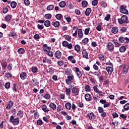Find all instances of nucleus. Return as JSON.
Wrapping results in <instances>:
<instances>
[{
	"instance_id": "nucleus-36",
	"label": "nucleus",
	"mask_w": 129,
	"mask_h": 129,
	"mask_svg": "<svg viewBox=\"0 0 129 129\" xmlns=\"http://www.w3.org/2000/svg\"><path fill=\"white\" fill-rule=\"evenodd\" d=\"M65 106L67 109L70 110L71 109V106H72V105H71V103L68 102L65 104Z\"/></svg>"
},
{
	"instance_id": "nucleus-58",
	"label": "nucleus",
	"mask_w": 129,
	"mask_h": 129,
	"mask_svg": "<svg viewBox=\"0 0 129 129\" xmlns=\"http://www.w3.org/2000/svg\"><path fill=\"white\" fill-rule=\"evenodd\" d=\"M36 123L37 125H41V124H43V121H42L41 119H39L37 120Z\"/></svg>"
},
{
	"instance_id": "nucleus-41",
	"label": "nucleus",
	"mask_w": 129,
	"mask_h": 129,
	"mask_svg": "<svg viewBox=\"0 0 129 129\" xmlns=\"http://www.w3.org/2000/svg\"><path fill=\"white\" fill-rule=\"evenodd\" d=\"M62 18H63V16H62L61 14H57L55 15V18L57 20H60Z\"/></svg>"
},
{
	"instance_id": "nucleus-35",
	"label": "nucleus",
	"mask_w": 129,
	"mask_h": 129,
	"mask_svg": "<svg viewBox=\"0 0 129 129\" xmlns=\"http://www.w3.org/2000/svg\"><path fill=\"white\" fill-rule=\"evenodd\" d=\"M82 42L83 45H87L88 42H89V39L88 38H85L84 39H83Z\"/></svg>"
},
{
	"instance_id": "nucleus-18",
	"label": "nucleus",
	"mask_w": 129,
	"mask_h": 129,
	"mask_svg": "<svg viewBox=\"0 0 129 129\" xmlns=\"http://www.w3.org/2000/svg\"><path fill=\"white\" fill-rule=\"evenodd\" d=\"M41 109L44 112H48V111H50V110L47 107V105L43 104L41 105Z\"/></svg>"
},
{
	"instance_id": "nucleus-62",
	"label": "nucleus",
	"mask_w": 129,
	"mask_h": 129,
	"mask_svg": "<svg viewBox=\"0 0 129 129\" xmlns=\"http://www.w3.org/2000/svg\"><path fill=\"white\" fill-rule=\"evenodd\" d=\"M89 32H90V28H86L85 29V35H88V34H89Z\"/></svg>"
},
{
	"instance_id": "nucleus-2",
	"label": "nucleus",
	"mask_w": 129,
	"mask_h": 129,
	"mask_svg": "<svg viewBox=\"0 0 129 129\" xmlns=\"http://www.w3.org/2000/svg\"><path fill=\"white\" fill-rule=\"evenodd\" d=\"M80 91V89L77 87L75 86L74 87L71 91V93L72 94V96H75V97H76L78 95H79V92Z\"/></svg>"
},
{
	"instance_id": "nucleus-5",
	"label": "nucleus",
	"mask_w": 129,
	"mask_h": 129,
	"mask_svg": "<svg viewBox=\"0 0 129 129\" xmlns=\"http://www.w3.org/2000/svg\"><path fill=\"white\" fill-rule=\"evenodd\" d=\"M74 69L77 74V76H78L79 78H81V77H82L83 74L82 72L80 71V69L77 67H75Z\"/></svg>"
},
{
	"instance_id": "nucleus-49",
	"label": "nucleus",
	"mask_w": 129,
	"mask_h": 129,
	"mask_svg": "<svg viewBox=\"0 0 129 129\" xmlns=\"http://www.w3.org/2000/svg\"><path fill=\"white\" fill-rule=\"evenodd\" d=\"M126 27H122L121 28L120 30V32L121 33H125L126 32Z\"/></svg>"
},
{
	"instance_id": "nucleus-34",
	"label": "nucleus",
	"mask_w": 129,
	"mask_h": 129,
	"mask_svg": "<svg viewBox=\"0 0 129 129\" xmlns=\"http://www.w3.org/2000/svg\"><path fill=\"white\" fill-rule=\"evenodd\" d=\"M44 18L46 20H50L52 18V14H46L44 15Z\"/></svg>"
},
{
	"instance_id": "nucleus-12",
	"label": "nucleus",
	"mask_w": 129,
	"mask_h": 129,
	"mask_svg": "<svg viewBox=\"0 0 129 129\" xmlns=\"http://www.w3.org/2000/svg\"><path fill=\"white\" fill-rule=\"evenodd\" d=\"M78 38L80 39L83 38V31L81 29H78Z\"/></svg>"
},
{
	"instance_id": "nucleus-28",
	"label": "nucleus",
	"mask_w": 129,
	"mask_h": 129,
	"mask_svg": "<svg viewBox=\"0 0 129 129\" xmlns=\"http://www.w3.org/2000/svg\"><path fill=\"white\" fill-rule=\"evenodd\" d=\"M44 25L45 27L48 28L50 27V26H51V22H50L49 20H46L45 21H44Z\"/></svg>"
},
{
	"instance_id": "nucleus-48",
	"label": "nucleus",
	"mask_w": 129,
	"mask_h": 129,
	"mask_svg": "<svg viewBox=\"0 0 129 129\" xmlns=\"http://www.w3.org/2000/svg\"><path fill=\"white\" fill-rule=\"evenodd\" d=\"M31 71L33 72V73H36L38 71V68L35 67H33L31 68Z\"/></svg>"
},
{
	"instance_id": "nucleus-24",
	"label": "nucleus",
	"mask_w": 129,
	"mask_h": 129,
	"mask_svg": "<svg viewBox=\"0 0 129 129\" xmlns=\"http://www.w3.org/2000/svg\"><path fill=\"white\" fill-rule=\"evenodd\" d=\"M52 26H54L55 28H58L60 26V22L59 21H55L52 22Z\"/></svg>"
},
{
	"instance_id": "nucleus-46",
	"label": "nucleus",
	"mask_w": 129,
	"mask_h": 129,
	"mask_svg": "<svg viewBox=\"0 0 129 129\" xmlns=\"http://www.w3.org/2000/svg\"><path fill=\"white\" fill-rule=\"evenodd\" d=\"M88 5V2H87L86 1H84L82 2V6L83 7V8L87 7Z\"/></svg>"
},
{
	"instance_id": "nucleus-38",
	"label": "nucleus",
	"mask_w": 129,
	"mask_h": 129,
	"mask_svg": "<svg viewBox=\"0 0 129 129\" xmlns=\"http://www.w3.org/2000/svg\"><path fill=\"white\" fill-rule=\"evenodd\" d=\"M74 48L75 51H77V52H80V49H81V47H80V45H79V44H76Z\"/></svg>"
},
{
	"instance_id": "nucleus-9",
	"label": "nucleus",
	"mask_w": 129,
	"mask_h": 129,
	"mask_svg": "<svg viewBox=\"0 0 129 129\" xmlns=\"http://www.w3.org/2000/svg\"><path fill=\"white\" fill-rule=\"evenodd\" d=\"M54 57L56 59H61L62 58V52L60 50H57L54 53Z\"/></svg>"
},
{
	"instance_id": "nucleus-10",
	"label": "nucleus",
	"mask_w": 129,
	"mask_h": 129,
	"mask_svg": "<svg viewBox=\"0 0 129 129\" xmlns=\"http://www.w3.org/2000/svg\"><path fill=\"white\" fill-rule=\"evenodd\" d=\"M42 50L43 52H46L47 53L48 51H51V46H48L47 44H44L42 46Z\"/></svg>"
},
{
	"instance_id": "nucleus-50",
	"label": "nucleus",
	"mask_w": 129,
	"mask_h": 129,
	"mask_svg": "<svg viewBox=\"0 0 129 129\" xmlns=\"http://www.w3.org/2000/svg\"><path fill=\"white\" fill-rule=\"evenodd\" d=\"M12 89H13V91H14L15 92H17V84L16 83L13 84Z\"/></svg>"
},
{
	"instance_id": "nucleus-22",
	"label": "nucleus",
	"mask_w": 129,
	"mask_h": 129,
	"mask_svg": "<svg viewBox=\"0 0 129 129\" xmlns=\"http://www.w3.org/2000/svg\"><path fill=\"white\" fill-rule=\"evenodd\" d=\"M20 76L21 79H22V80H25V79L27 78V73L23 72L20 74Z\"/></svg>"
},
{
	"instance_id": "nucleus-26",
	"label": "nucleus",
	"mask_w": 129,
	"mask_h": 129,
	"mask_svg": "<svg viewBox=\"0 0 129 129\" xmlns=\"http://www.w3.org/2000/svg\"><path fill=\"white\" fill-rule=\"evenodd\" d=\"M97 93L98 94V96H97L98 97H103L104 95H105V93L100 90Z\"/></svg>"
},
{
	"instance_id": "nucleus-17",
	"label": "nucleus",
	"mask_w": 129,
	"mask_h": 129,
	"mask_svg": "<svg viewBox=\"0 0 129 129\" xmlns=\"http://www.w3.org/2000/svg\"><path fill=\"white\" fill-rule=\"evenodd\" d=\"M65 74H66L68 76H70L72 75V70H71V69L68 68L64 72Z\"/></svg>"
},
{
	"instance_id": "nucleus-11",
	"label": "nucleus",
	"mask_w": 129,
	"mask_h": 129,
	"mask_svg": "<svg viewBox=\"0 0 129 129\" xmlns=\"http://www.w3.org/2000/svg\"><path fill=\"white\" fill-rule=\"evenodd\" d=\"M83 58L85 59H89V56H88V52L86 51V49H83L82 51Z\"/></svg>"
},
{
	"instance_id": "nucleus-57",
	"label": "nucleus",
	"mask_w": 129,
	"mask_h": 129,
	"mask_svg": "<svg viewBox=\"0 0 129 129\" xmlns=\"http://www.w3.org/2000/svg\"><path fill=\"white\" fill-rule=\"evenodd\" d=\"M109 106H110V103L108 102H106L103 105V107L104 108H106V107H109Z\"/></svg>"
},
{
	"instance_id": "nucleus-51",
	"label": "nucleus",
	"mask_w": 129,
	"mask_h": 129,
	"mask_svg": "<svg viewBox=\"0 0 129 129\" xmlns=\"http://www.w3.org/2000/svg\"><path fill=\"white\" fill-rule=\"evenodd\" d=\"M113 43L115 45L116 47H120L121 44L116 42L115 40H113Z\"/></svg>"
},
{
	"instance_id": "nucleus-44",
	"label": "nucleus",
	"mask_w": 129,
	"mask_h": 129,
	"mask_svg": "<svg viewBox=\"0 0 129 129\" xmlns=\"http://www.w3.org/2000/svg\"><path fill=\"white\" fill-rule=\"evenodd\" d=\"M98 57L100 61H104V55L100 54H99Z\"/></svg>"
},
{
	"instance_id": "nucleus-47",
	"label": "nucleus",
	"mask_w": 129,
	"mask_h": 129,
	"mask_svg": "<svg viewBox=\"0 0 129 129\" xmlns=\"http://www.w3.org/2000/svg\"><path fill=\"white\" fill-rule=\"evenodd\" d=\"M17 115H19L20 117H22L24 116V112L22 110L19 111L17 113Z\"/></svg>"
},
{
	"instance_id": "nucleus-27",
	"label": "nucleus",
	"mask_w": 129,
	"mask_h": 129,
	"mask_svg": "<svg viewBox=\"0 0 129 129\" xmlns=\"http://www.w3.org/2000/svg\"><path fill=\"white\" fill-rule=\"evenodd\" d=\"M31 81L32 84H33V85H34L35 86H36V85H38V79L33 78L31 80Z\"/></svg>"
},
{
	"instance_id": "nucleus-40",
	"label": "nucleus",
	"mask_w": 129,
	"mask_h": 129,
	"mask_svg": "<svg viewBox=\"0 0 129 129\" xmlns=\"http://www.w3.org/2000/svg\"><path fill=\"white\" fill-rule=\"evenodd\" d=\"M46 54L49 57H53V56H54V52L51 50H48V51L46 52Z\"/></svg>"
},
{
	"instance_id": "nucleus-32",
	"label": "nucleus",
	"mask_w": 129,
	"mask_h": 129,
	"mask_svg": "<svg viewBox=\"0 0 129 129\" xmlns=\"http://www.w3.org/2000/svg\"><path fill=\"white\" fill-rule=\"evenodd\" d=\"M118 41H119V43H124V42L125 41V37H124L123 36H120L118 38Z\"/></svg>"
},
{
	"instance_id": "nucleus-55",
	"label": "nucleus",
	"mask_w": 129,
	"mask_h": 129,
	"mask_svg": "<svg viewBox=\"0 0 129 129\" xmlns=\"http://www.w3.org/2000/svg\"><path fill=\"white\" fill-rule=\"evenodd\" d=\"M57 65H58V66H63V65L64 64V61H63V60H58L57 62Z\"/></svg>"
},
{
	"instance_id": "nucleus-45",
	"label": "nucleus",
	"mask_w": 129,
	"mask_h": 129,
	"mask_svg": "<svg viewBox=\"0 0 129 129\" xmlns=\"http://www.w3.org/2000/svg\"><path fill=\"white\" fill-rule=\"evenodd\" d=\"M85 89L86 91H87L88 92H89L90 90H91V88H90V86L87 85L85 86Z\"/></svg>"
},
{
	"instance_id": "nucleus-3",
	"label": "nucleus",
	"mask_w": 129,
	"mask_h": 129,
	"mask_svg": "<svg viewBox=\"0 0 129 129\" xmlns=\"http://www.w3.org/2000/svg\"><path fill=\"white\" fill-rule=\"evenodd\" d=\"M127 16L125 15H123L120 18L118 19V22L120 24V25H122V24H125V23H127L128 20Z\"/></svg>"
},
{
	"instance_id": "nucleus-60",
	"label": "nucleus",
	"mask_w": 129,
	"mask_h": 129,
	"mask_svg": "<svg viewBox=\"0 0 129 129\" xmlns=\"http://www.w3.org/2000/svg\"><path fill=\"white\" fill-rule=\"evenodd\" d=\"M39 113H38V112H35L34 114V118H35V119H37V118H39Z\"/></svg>"
},
{
	"instance_id": "nucleus-29",
	"label": "nucleus",
	"mask_w": 129,
	"mask_h": 129,
	"mask_svg": "<svg viewBox=\"0 0 129 129\" xmlns=\"http://www.w3.org/2000/svg\"><path fill=\"white\" fill-rule=\"evenodd\" d=\"M66 94L68 96H70V95L71 94V89L70 88H66Z\"/></svg>"
},
{
	"instance_id": "nucleus-63",
	"label": "nucleus",
	"mask_w": 129,
	"mask_h": 129,
	"mask_svg": "<svg viewBox=\"0 0 129 129\" xmlns=\"http://www.w3.org/2000/svg\"><path fill=\"white\" fill-rule=\"evenodd\" d=\"M37 28L39 30H40V31H42V30L44 29V25L38 24L37 25Z\"/></svg>"
},
{
	"instance_id": "nucleus-53",
	"label": "nucleus",
	"mask_w": 129,
	"mask_h": 129,
	"mask_svg": "<svg viewBox=\"0 0 129 129\" xmlns=\"http://www.w3.org/2000/svg\"><path fill=\"white\" fill-rule=\"evenodd\" d=\"M18 52L19 53V54H23L25 52V49L20 48L18 49Z\"/></svg>"
},
{
	"instance_id": "nucleus-56",
	"label": "nucleus",
	"mask_w": 129,
	"mask_h": 129,
	"mask_svg": "<svg viewBox=\"0 0 129 129\" xmlns=\"http://www.w3.org/2000/svg\"><path fill=\"white\" fill-rule=\"evenodd\" d=\"M5 88H7V89H9L10 87H11V83L8 82L6 83L5 85Z\"/></svg>"
},
{
	"instance_id": "nucleus-43",
	"label": "nucleus",
	"mask_w": 129,
	"mask_h": 129,
	"mask_svg": "<svg viewBox=\"0 0 129 129\" xmlns=\"http://www.w3.org/2000/svg\"><path fill=\"white\" fill-rule=\"evenodd\" d=\"M1 65L3 68L6 69L7 68V66H8V63L7 61H4L3 62H1Z\"/></svg>"
},
{
	"instance_id": "nucleus-39",
	"label": "nucleus",
	"mask_w": 129,
	"mask_h": 129,
	"mask_svg": "<svg viewBox=\"0 0 129 129\" xmlns=\"http://www.w3.org/2000/svg\"><path fill=\"white\" fill-rule=\"evenodd\" d=\"M59 6L60 8H65L66 7V2L65 1H61L59 3Z\"/></svg>"
},
{
	"instance_id": "nucleus-37",
	"label": "nucleus",
	"mask_w": 129,
	"mask_h": 129,
	"mask_svg": "<svg viewBox=\"0 0 129 129\" xmlns=\"http://www.w3.org/2000/svg\"><path fill=\"white\" fill-rule=\"evenodd\" d=\"M91 8H87L85 12L86 16H89V15H90V13H91Z\"/></svg>"
},
{
	"instance_id": "nucleus-16",
	"label": "nucleus",
	"mask_w": 129,
	"mask_h": 129,
	"mask_svg": "<svg viewBox=\"0 0 129 129\" xmlns=\"http://www.w3.org/2000/svg\"><path fill=\"white\" fill-rule=\"evenodd\" d=\"M87 117H89L90 120H94V113L93 112H91L87 114Z\"/></svg>"
},
{
	"instance_id": "nucleus-13",
	"label": "nucleus",
	"mask_w": 129,
	"mask_h": 129,
	"mask_svg": "<svg viewBox=\"0 0 129 129\" xmlns=\"http://www.w3.org/2000/svg\"><path fill=\"white\" fill-rule=\"evenodd\" d=\"M106 70L107 71L109 75H111L113 71V66H112V67H107Z\"/></svg>"
},
{
	"instance_id": "nucleus-7",
	"label": "nucleus",
	"mask_w": 129,
	"mask_h": 129,
	"mask_svg": "<svg viewBox=\"0 0 129 129\" xmlns=\"http://www.w3.org/2000/svg\"><path fill=\"white\" fill-rule=\"evenodd\" d=\"M125 8L126 7H124L123 5H121L120 7V12L122 14H124V15H127L128 14V11H127V10H126Z\"/></svg>"
},
{
	"instance_id": "nucleus-61",
	"label": "nucleus",
	"mask_w": 129,
	"mask_h": 129,
	"mask_svg": "<svg viewBox=\"0 0 129 129\" xmlns=\"http://www.w3.org/2000/svg\"><path fill=\"white\" fill-rule=\"evenodd\" d=\"M101 6L103 7V8H105L106 7H107V4H106V3L104 1H103L101 3Z\"/></svg>"
},
{
	"instance_id": "nucleus-31",
	"label": "nucleus",
	"mask_w": 129,
	"mask_h": 129,
	"mask_svg": "<svg viewBox=\"0 0 129 129\" xmlns=\"http://www.w3.org/2000/svg\"><path fill=\"white\" fill-rule=\"evenodd\" d=\"M126 51V48L124 46H122L119 48L120 53H124Z\"/></svg>"
},
{
	"instance_id": "nucleus-59",
	"label": "nucleus",
	"mask_w": 129,
	"mask_h": 129,
	"mask_svg": "<svg viewBox=\"0 0 129 129\" xmlns=\"http://www.w3.org/2000/svg\"><path fill=\"white\" fill-rule=\"evenodd\" d=\"M123 108L125 111L129 110V103H126L124 106Z\"/></svg>"
},
{
	"instance_id": "nucleus-23",
	"label": "nucleus",
	"mask_w": 129,
	"mask_h": 129,
	"mask_svg": "<svg viewBox=\"0 0 129 129\" xmlns=\"http://www.w3.org/2000/svg\"><path fill=\"white\" fill-rule=\"evenodd\" d=\"M49 106L53 110H55L56 108H57V106L54 103H50L49 105Z\"/></svg>"
},
{
	"instance_id": "nucleus-42",
	"label": "nucleus",
	"mask_w": 129,
	"mask_h": 129,
	"mask_svg": "<svg viewBox=\"0 0 129 129\" xmlns=\"http://www.w3.org/2000/svg\"><path fill=\"white\" fill-rule=\"evenodd\" d=\"M11 6L12 9H15L16 7H17V2L15 1L11 2Z\"/></svg>"
},
{
	"instance_id": "nucleus-25",
	"label": "nucleus",
	"mask_w": 129,
	"mask_h": 129,
	"mask_svg": "<svg viewBox=\"0 0 129 129\" xmlns=\"http://www.w3.org/2000/svg\"><path fill=\"white\" fill-rule=\"evenodd\" d=\"M127 72H128V69L126 68V65H124L123 66L122 74L125 75L127 74Z\"/></svg>"
},
{
	"instance_id": "nucleus-21",
	"label": "nucleus",
	"mask_w": 129,
	"mask_h": 129,
	"mask_svg": "<svg viewBox=\"0 0 129 129\" xmlns=\"http://www.w3.org/2000/svg\"><path fill=\"white\" fill-rule=\"evenodd\" d=\"M111 32L113 34H117L118 32V28L116 26L113 27Z\"/></svg>"
},
{
	"instance_id": "nucleus-14",
	"label": "nucleus",
	"mask_w": 129,
	"mask_h": 129,
	"mask_svg": "<svg viewBox=\"0 0 129 129\" xmlns=\"http://www.w3.org/2000/svg\"><path fill=\"white\" fill-rule=\"evenodd\" d=\"M85 98L86 101H91V100H92V96L90 94H86L85 95Z\"/></svg>"
},
{
	"instance_id": "nucleus-1",
	"label": "nucleus",
	"mask_w": 129,
	"mask_h": 129,
	"mask_svg": "<svg viewBox=\"0 0 129 129\" xmlns=\"http://www.w3.org/2000/svg\"><path fill=\"white\" fill-rule=\"evenodd\" d=\"M10 122L13 125H18L20 124V119L18 117L15 118V116L11 115L9 119Z\"/></svg>"
},
{
	"instance_id": "nucleus-4",
	"label": "nucleus",
	"mask_w": 129,
	"mask_h": 129,
	"mask_svg": "<svg viewBox=\"0 0 129 129\" xmlns=\"http://www.w3.org/2000/svg\"><path fill=\"white\" fill-rule=\"evenodd\" d=\"M74 79V76L71 75L67 77V79L66 80V82L68 85H71L72 84V81Z\"/></svg>"
},
{
	"instance_id": "nucleus-30",
	"label": "nucleus",
	"mask_w": 129,
	"mask_h": 129,
	"mask_svg": "<svg viewBox=\"0 0 129 129\" xmlns=\"http://www.w3.org/2000/svg\"><path fill=\"white\" fill-rule=\"evenodd\" d=\"M17 36V33L16 31L12 30L10 32V34H9V37H12L14 38V37H16Z\"/></svg>"
},
{
	"instance_id": "nucleus-64",
	"label": "nucleus",
	"mask_w": 129,
	"mask_h": 129,
	"mask_svg": "<svg viewBox=\"0 0 129 129\" xmlns=\"http://www.w3.org/2000/svg\"><path fill=\"white\" fill-rule=\"evenodd\" d=\"M97 4H98V1L94 0L92 2V6H97Z\"/></svg>"
},
{
	"instance_id": "nucleus-33",
	"label": "nucleus",
	"mask_w": 129,
	"mask_h": 129,
	"mask_svg": "<svg viewBox=\"0 0 129 129\" xmlns=\"http://www.w3.org/2000/svg\"><path fill=\"white\" fill-rule=\"evenodd\" d=\"M63 37H64L65 40H67V41H68V42H71V39H72L71 36L66 35Z\"/></svg>"
},
{
	"instance_id": "nucleus-52",
	"label": "nucleus",
	"mask_w": 129,
	"mask_h": 129,
	"mask_svg": "<svg viewBox=\"0 0 129 129\" xmlns=\"http://www.w3.org/2000/svg\"><path fill=\"white\" fill-rule=\"evenodd\" d=\"M98 110L99 113H102V112H103L104 111V109H103V108H102V107L99 106L98 108Z\"/></svg>"
},
{
	"instance_id": "nucleus-8",
	"label": "nucleus",
	"mask_w": 129,
	"mask_h": 129,
	"mask_svg": "<svg viewBox=\"0 0 129 129\" xmlns=\"http://www.w3.org/2000/svg\"><path fill=\"white\" fill-rule=\"evenodd\" d=\"M107 49L108 51H110V52L113 51V50H114V45L111 42L108 43V44L107 45Z\"/></svg>"
},
{
	"instance_id": "nucleus-20",
	"label": "nucleus",
	"mask_w": 129,
	"mask_h": 129,
	"mask_svg": "<svg viewBox=\"0 0 129 129\" xmlns=\"http://www.w3.org/2000/svg\"><path fill=\"white\" fill-rule=\"evenodd\" d=\"M68 60H69V61H71L73 64H75V63H76V60L74 59V57L73 56V55H70L68 56Z\"/></svg>"
},
{
	"instance_id": "nucleus-6",
	"label": "nucleus",
	"mask_w": 129,
	"mask_h": 129,
	"mask_svg": "<svg viewBox=\"0 0 129 129\" xmlns=\"http://www.w3.org/2000/svg\"><path fill=\"white\" fill-rule=\"evenodd\" d=\"M62 46L63 47H67L68 49H72V48H73V45H72V44L69 43V42L67 41H64L62 42Z\"/></svg>"
},
{
	"instance_id": "nucleus-15",
	"label": "nucleus",
	"mask_w": 129,
	"mask_h": 129,
	"mask_svg": "<svg viewBox=\"0 0 129 129\" xmlns=\"http://www.w3.org/2000/svg\"><path fill=\"white\" fill-rule=\"evenodd\" d=\"M12 19H13V15L10 14L7 15L5 18V21L7 23H9Z\"/></svg>"
},
{
	"instance_id": "nucleus-19",
	"label": "nucleus",
	"mask_w": 129,
	"mask_h": 129,
	"mask_svg": "<svg viewBox=\"0 0 129 129\" xmlns=\"http://www.w3.org/2000/svg\"><path fill=\"white\" fill-rule=\"evenodd\" d=\"M14 106V102L12 101H9L8 106L6 107V109L9 110L10 108H12Z\"/></svg>"
},
{
	"instance_id": "nucleus-54",
	"label": "nucleus",
	"mask_w": 129,
	"mask_h": 129,
	"mask_svg": "<svg viewBox=\"0 0 129 129\" xmlns=\"http://www.w3.org/2000/svg\"><path fill=\"white\" fill-rule=\"evenodd\" d=\"M53 9H54V6L52 5H49L47 7V11H52V10H53Z\"/></svg>"
}]
</instances>
